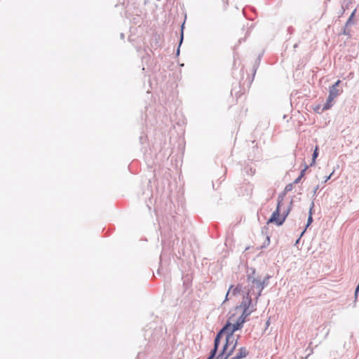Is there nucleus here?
Here are the masks:
<instances>
[{
	"instance_id": "1",
	"label": "nucleus",
	"mask_w": 359,
	"mask_h": 359,
	"mask_svg": "<svg viewBox=\"0 0 359 359\" xmlns=\"http://www.w3.org/2000/svg\"><path fill=\"white\" fill-rule=\"evenodd\" d=\"M247 276V292L254 294H255V290H257L256 293V302L258 300V298L261 296L262 292L263 290V287L261 284V279L259 276L256 274V271L254 269H251V272L248 271Z\"/></svg>"
},
{
	"instance_id": "2",
	"label": "nucleus",
	"mask_w": 359,
	"mask_h": 359,
	"mask_svg": "<svg viewBox=\"0 0 359 359\" xmlns=\"http://www.w3.org/2000/svg\"><path fill=\"white\" fill-rule=\"evenodd\" d=\"M283 200V196H278L276 210L272 213L271 217L269 219L268 224L276 223L278 226H281L284 223L286 219V215H283L281 217H280V208Z\"/></svg>"
},
{
	"instance_id": "3",
	"label": "nucleus",
	"mask_w": 359,
	"mask_h": 359,
	"mask_svg": "<svg viewBox=\"0 0 359 359\" xmlns=\"http://www.w3.org/2000/svg\"><path fill=\"white\" fill-rule=\"evenodd\" d=\"M239 336L237 337V338H233L232 342H231V340L227 341V337H226V343L224 346V347H226V355H231L233 351H235L237 344H238V339Z\"/></svg>"
},
{
	"instance_id": "4",
	"label": "nucleus",
	"mask_w": 359,
	"mask_h": 359,
	"mask_svg": "<svg viewBox=\"0 0 359 359\" xmlns=\"http://www.w3.org/2000/svg\"><path fill=\"white\" fill-rule=\"evenodd\" d=\"M243 324L242 323V320H241V321L236 320V323H231V330L230 331V332H229V334L226 335L227 341L231 340V342H232L233 338H236L233 333L236 331L241 330L243 327Z\"/></svg>"
},
{
	"instance_id": "5",
	"label": "nucleus",
	"mask_w": 359,
	"mask_h": 359,
	"mask_svg": "<svg viewBox=\"0 0 359 359\" xmlns=\"http://www.w3.org/2000/svg\"><path fill=\"white\" fill-rule=\"evenodd\" d=\"M250 293L246 292V293L243 295V301L241 304V307L244 309H246V311H250V306L252 304V298H251Z\"/></svg>"
},
{
	"instance_id": "6",
	"label": "nucleus",
	"mask_w": 359,
	"mask_h": 359,
	"mask_svg": "<svg viewBox=\"0 0 359 359\" xmlns=\"http://www.w3.org/2000/svg\"><path fill=\"white\" fill-rule=\"evenodd\" d=\"M340 83L341 81L338 80L330 88L329 95L335 98L341 93V90L338 88Z\"/></svg>"
},
{
	"instance_id": "7",
	"label": "nucleus",
	"mask_w": 359,
	"mask_h": 359,
	"mask_svg": "<svg viewBox=\"0 0 359 359\" xmlns=\"http://www.w3.org/2000/svg\"><path fill=\"white\" fill-rule=\"evenodd\" d=\"M248 355V351L245 347H241L238 350L236 354L231 359H242Z\"/></svg>"
},
{
	"instance_id": "8",
	"label": "nucleus",
	"mask_w": 359,
	"mask_h": 359,
	"mask_svg": "<svg viewBox=\"0 0 359 359\" xmlns=\"http://www.w3.org/2000/svg\"><path fill=\"white\" fill-rule=\"evenodd\" d=\"M252 311L253 310L246 311V309H244L242 314L238 317L237 320H242V323L244 324L246 321V318L252 313Z\"/></svg>"
},
{
	"instance_id": "9",
	"label": "nucleus",
	"mask_w": 359,
	"mask_h": 359,
	"mask_svg": "<svg viewBox=\"0 0 359 359\" xmlns=\"http://www.w3.org/2000/svg\"><path fill=\"white\" fill-rule=\"evenodd\" d=\"M233 316H231L229 318V319L228 320V321L226 323V324L223 326L222 328H226V330H224V334L226 335L229 334V332H230V331L231 330V321H233Z\"/></svg>"
},
{
	"instance_id": "10",
	"label": "nucleus",
	"mask_w": 359,
	"mask_h": 359,
	"mask_svg": "<svg viewBox=\"0 0 359 359\" xmlns=\"http://www.w3.org/2000/svg\"><path fill=\"white\" fill-rule=\"evenodd\" d=\"M226 330V328H222L217 334L215 338V341H214V344H216V345H218L219 346V343H220V340L223 336V334H224V330Z\"/></svg>"
},
{
	"instance_id": "11",
	"label": "nucleus",
	"mask_w": 359,
	"mask_h": 359,
	"mask_svg": "<svg viewBox=\"0 0 359 359\" xmlns=\"http://www.w3.org/2000/svg\"><path fill=\"white\" fill-rule=\"evenodd\" d=\"M334 97L328 95L326 103L324 104L323 107V111H325L329 109L332 107V102L334 100Z\"/></svg>"
},
{
	"instance_id": "12",
	"label": "nucleus",
	"mask_w": 359,
	"mask_h": 359,
	"mask_svg": "<svg viewBox=\"0 0 359 359\" xmlns=\"http://www.w3.org/2000/svg\"><path fill=\"white\" fill-rule=\"evenodd\" d=\"M229 355H226V347H223L222 352L218 355L216 359H227Z\"/></svg>"
},
{
	"instance_id": "13",
	"label": "nucleus",
	"mask_w": 359,
	"mask_h": 359,
	"mask_svg": "<svg viewBox=\"0 0 359 359\" xmlns=\"http://www.w3.org/2000/svg\"><path fill=\"white\" fill-rule=\"evenodd\" d=\"M313 222V217H312V213L309 214V217H308V219H307V224H306V228L304 229V230L301 233V236H302L304 232L306 231L307 227H309V226Z\"/></svg>"
},
{
	"instance_id": "14",
	"label": "nucleus",
	"mask_w": 359,
	"mask_h": 359,
	"mask_svg": "<svg viewBox=\"0 0 359 359\" xmlns=\"http://www.w3.org/2000/svg\"><path fill=\"white\" fill-rule=\"evenodd\" d=\"M270 278V276H266L264 278L263 280H261V284L263 287V289L269 285V279Z\"/></svg>"
},
{
	"instance_id": "15",
	"label": "nucleus",
	"mask_w": 359,
	"mask_h": 359,
	"mask_svg": "<svg viewBox=\"0 0 359 359\" xmlns=\"http://www.w3.org/2000/svg\"><path fill=\"white\" fill-rule=\"evenodd\" d=\"M293 189V184H288L285 186V190H284V194H283L281 196H285V194L287 192H290Z\"/></svg>"
},
{
	"instance_id": "16",
	"label": "nucleus",
	"mask_w": 359,
	"mask_h": 359,
	"mask_svg": "<svg viewBox=\"0 0 359 359\" xmlns=\"http://www.w3.org/2000/svg\"><path fill=\"white\" fill-rule=\"evenodd\" d=\"M219 346L214 344L213 348L210 351V355H212V357L215 358V355L217 353Z\"/></svg>"
},
{
	"instance_id": "17",
	"label": "nucleus",
	"mask_w": 359,
	"mask_h": 359,
	"mask_svg": "<svg viewBox=\"0 0 359 359\" xmlns=\"http://www.w3.org/2000/svg\"><path fill=\"white\" fill-rule=\"evenodd\" d=\"M355 12H356V9H355V10L352 12L351 15H350L349 18L348 19V20H347V22H346V25H347V26H348V25H350L353 24V17H354V15H355Z\"/></svg>"
},
{
	"instance_id": "18",
	"label": "nucleus",
	"mask_w": 359,
	"mask_h": 359,
	"mask_svg": "<svg viewBox=\"0 0 359 359\" xmlns=\"http://www.w3.org/2000/svg\"><path fill=\"white\" fill-rule=\"evenodd\" d=\"M241 290V286L240 285H238L233 290V294L236 295L238 293H239Z\"/></svg>"
},
{
	"instance_id": "19",
	"label": "nucleus",
	"mask_w": 359,
	"mask_h": 359,
	"mask_svg": "<svg viewBox=\"0 0 359 359\" xmlns=\"http://www.w3.org/2000/svg\"><path fill=\"white\" fill-rule=\"evenodd\" d=\"M291 210V206H290L283 213V215H286V217H287L288 214L290 213V211Z\"/></svg>"
},
{
	"instance_id": "20",
	"label": "nucleus",
	"mask_w": 359,
	"mask_h": 359,
	"mask_svg": "<svg viewBox=\"0 0 359 359\" xmlns=\"http://www.w3.org/2000/svg\"><path fill=\"white\" fill-rule=\"evenodd\" d=\"M307 168H308V166L306 165L305 168L301 171V173L299 175L300 177H302L304 175L305 171L307 169Z\"/></svg>"
},
{
	"instance_id": "21",
	"label": "nucleus",
	"mask_w": 359,
	"mask_h": 359,
	"mask_svg": "<svg viewBox=\"0 0 359 359\" xmlns=\"http://www.w3.org/2000/svg\"><path fill=\"white\" fill-rule=\"evenodd\" d=\"M314 208V202L312 201L311 203V205H310V208H309V214L312 213V210Z\"/></svg>"
},
{
	"instance_id": "22",
	"label": "nucleus",
	"mask_w": 359,
	"mask_h": 359,
	"mask_svg": "<svg viewBox=\"0 0 359 359\" xmlns=\"http://www.w3.org/2000/svg\"><path fill=\"white\" fill-rule=\"evenodd\" d=\"M232 287H233V285H231L229 289V290H228V292H227V293H226V298H225V300H224V303L228 299V296H229L230 290H231V289Z\"/></svg>"
},
{
	"instance_id": "23",
	"label": "nucleus",
	"mask_w": 359,
	"mask_h": 359,
	"mask_svg": "<svg viewBox=\"0 0 359 359\" xmlns=\"http://www.w3.org/2000/svg\"><path fill=\"white\" fill-rule=\"evenodd\" d=\"M302 177H300L299 176L294 181V182L292 183L293 184H297L300 182Z\"/></svg>"
},
{
	"instance_id": "24",
	"label": "nucleus",
	"mask_w": 359,
	"mask_h": 359,
	"mask_svg": "<svg viewBox=\"0 0 359 359\" xmlns=\"http://www.w3.org/2000/svg\"><path fill=\"white\" fill-rule=\"evenodd\" d=\"M317 156H318V153H317V149H316L313 154L312 157H317Z\"/></svg>"
},
{
	"instance_id": "25",
	"label": "nucleus",
	"mask_w": 359,
	"mask_h": 359,
	"mask_svg": "<svg viewBox=\"0 0 359 359\" xmlns=\"http://www.w3.org/2000/svg\"><path fill=\"white\" fill-rule=\"evenodd\" d=\"M318 189V186H317L316 187H315L314 190H313V194H316L317 190Z\"/></svg>"
},
{
	"instance_id": "26",
	"label": "nucleus",
	"mask_w": 359,
	"mask_h": 359,
	"mask_svg": "<svg viewBox=\"0 0 359 359\" xmlns=\"http://www.w3.org/2000/svg\"><path fill=\"white\" fill-rule=\"evenodd\" d=\"M316 158H312V162L311 163V165H312L313 164L315 163V161H316Z\"/></svg>"
},
{
	"instance_id": "27",
	"label": "nucleus",
	"mask_w": 359,
	"mask_h": 359,
	"mask_svg": "<svg viewBox=\"0 0 359 359\" xmlns=\"http://www.w3.org/2000/svg\"><path fill=\"white\" fill-rule=\"evenodd\" d=\"M183 40V33H182L181 39H180V44L182 43Z\"/></svg>"
},
{
	"instance_id": "28",
	"label": "nucleus",
	"mask_w": 359,
	"mask_h": 359,
	"mask_svg": "<svg viewBox=\"0 0 359 359\" xmlns=\"http://www.w3.org/2000/svg\"><path fill=\"white\" fill-rule=\"evenodd\" d=\"M214 358H215L214 357H212V355H209V356L208 357L207 359H214Z\"/></svg>"
},
{
	"instance_id": "29",
	"label": "nucleus",
	"mask_w": 359,
	"mask_h": 359,
	"mask_svg": "<svg viewBox=\"0 0 359 359\" xmlns=\"http://www.w3.org/2000/svg\"><path fill=\"white\" fill-rule=\"evenodd\" d=\"M300 238H301V236H300V237H299V238L296 241V243H295V244H296V245H297V243H299V240H300Z\"/></svg>"
},
{
	"instance_id": "30",
	"label": "nucleus",
	"mask_w": 359,
	"mask_h": 359,
	"mask_svg": "<svg viewBox=\"0 0 359 359\" xmlns=\"http://www.w3.org/2000/svg\"><path fill=\"white\" fill-rule=\"evenodd\" d=\"M266 241H267V243H268V244H269V242H270V239H269V236H267V237H266Z\"/></svg>"
},
{
	"instance_id": "31",
	"label": "nucleus",
	"mask_w": 359,
	"mask_h": 359,
	"mask_svg": "<svg viewBox=\"0 0 359 359\" xmlns=\"http://www.w3.org/2000/svg\"><path fill=\"white\" fill-rule=\"evenodd\" d=\"M330 178V175H329L328 177H327L326 180H325V182L327 181Z\"/></svg>"
},
{
	"instance_id": "32",
	"label": "nucleus",
	"mask_w": 359,
	"mask_h": 359,
	"mask_svg": "<svg viewBox=\"0 0 359 359\" xmlns=\"http://www.w3.org/2000/svg\"><path fill=\"white\" fill-rule=\"evenodd\" d=\"M250 171H251L252 173H255V170L252 171V168H250Z\"/></svg>"
},
{
	"instance_id": "33",
	"label": "nucleus",
	"mask_w": 359,
	"mask_h": 359,
	"mask_svg": "<svg viewBox=\"0 0 359 359\" xmlns=\"http://www.w3.org/2000/svg\"><path fill=\"white\" fill-rule=\"evenodd\" d=\"M179 53H180V49L178 48L177 53L179 54Z\"/></svg>"
},
{
	"instance_id": "34",
	"label": "nucleus",
	"mask_w": 359,
	"mask_h": 359,
	"mask_svg": "<svg viewBox=\"0 0 359 359\" xmlns=\"http://www.w3.org/2000/svg\"><path fill=\"white\" fill-rule=\"evenodd\" d=\"M344 1H345L346 0H344Z\"/></svg>"
}]
</instances>
